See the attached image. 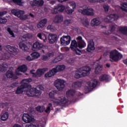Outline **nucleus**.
Wrapping results in <instances>:
<instances>
[{
	"label": "nucleus",
	"instance_id": "47",
	"mask_svg": "<svg viewBox=\"0 0 127 127\" xmlns=\"http://www.w3.org/2000/svg\"><path fill=\"white\" fill-rule=\"evenodd\" d=\"M7 22V20L5 17L0 18V23L1 24H4V23H6Z\"/></svg>",
	"mask_w": 127,
	"mask_h": 127
},
{
	"label": "nucleus",
	"instance_id": "16",
	"mask_svg": "<svg viewBox=\"0 0 127 127\" xmlns=\"http://www.w3.org/2000/svg\"><path fill=\"white\" fill-rule=\"evenodd\" d=\"M82 14L89 15V16H93L94 9L92 8L83 9L81 11Z\"/></svg>",
	"mask_w": 127,
	"mask_h": 127
},
{
	"label": "nucleus",
	"instance_id": "30",
	"mask_svg": "<svg viewBox=\"0 0 127 127\" xmlns=\"http://www.w3.org/2000/svg\"><path fill=\"white\" fill-rule=\"evenodd\" d=\"M63 21V16L61 15H57L55 17V21L56 23H59L62 22Z\"/></svg>",
	"mask_w": 127,
	"mask_h": 127
},
{
	"label": "nucleus",
	"instance_id": "14",
	"mask_svg": "<svg viewBox=\"0 0 127 127\" xmlns=\"http://www.w3.org/2000/svg\"><path fill=\"white\" fill-rule=\"evenodd\" d=\"M49 42L50 44H54L58 41V36L54 34H49L48 35Z\"/></svg>",
	"mask_w": 127,
	"mask_h": 127
},
{
	"label": "nucleus",
	"instance_id": "6",
	"mask_svg": "<svg viewBox=\"0 0 127 127\" xmlns=\"http://www.w3.org/2000/svg\"><path fill=\"white\" fill-rule=\"evenodd\" d=\"M47 71V68H39L37 70V71L35 72V70L32 69L30 70L31 74H33V77H35V78H39V77H41L44 73H45V71Z\"/></svg>",
	"mask_w": 127,
	"mask_h": 127
},
{
	"label": "nucleus",
	"instance_id": "20",
	"mask_svg": "<svg viewBox=\"0 0 127 127\" xmlns=\"http://www.w3.org/2000/svg\"><path fill=\"white\" fill-rule=\"evenodd\" d=\"M47 23V19L44 18L41 19L37 24V26L38 28H43Z\"/></svg>",
	"mask_w": 127,
	"mask_h": 127
},
{
	"label": "nucleus",
	"instance_id": "49",
	"mask_svg": "<svg viewBox=\"0 0 127 127\" xmlns=\"http://www.w3.org/2000/svg\"><path fill=\"white\" fill-rule=\"evenodd\" d=\"M47 29L49 30H51V31H54V30H55V27L52 25H49Z\"/></svg>",
	"mask_w": 127,
	"mask_h": 127
},
{
	"label": "nucleus",
	"instance_id": "29",
	"mask_svg": "<svg viewBox=\"0 0 127 127\" xmlns=\"http://www.w3.org/2000/svg\"><path fill=\"white\" fill-rule=\"evenodd\" d=\"M18 70L20 72H23V73H25V72L27 71V66L25 64H23L18 67Z\"/></svg>",
	"mask_w": 127,
	"mask_h": 127
},
{
	"label": "nucleus",
	"instance_id": "12",
	"mask_svg": "<svg viewBox=\"0 0 127 127\" xmlns=\"http://www.w3.org/2000/svg\"><path fill=\"white\" fill-rule=\"evenodd\" d=\"M95 50V42H94V40H90L88 42L87 47L86 48L87 52L90 53L92 51Z\"/></svg>",
	"mask_w": 127,
	"mask_h": 127
},
{
	"label": "nucleus",
	"instance_id": "27",
	"mask_svg": "<svg viewBox=\"0 0 127 127\" xmlns=\"http://www.w3.org/2000/svg\"><path fill=\"white\" fill-rule=\"evenodd\" d=\"M53 56V54L52 53H48L42 56V59L43 61H47L50 59V57Z\"/></svg>",
	"mask_w": 127,
	"mask_h": 127
},
{
	"label": "nucleus",
	"instance_id": "22",
	"mask_svg": "<svg viewBox=\"0 0 127 127\" xmlns=\"http://www.w3.org/2000/svg\"><path fill=\"white\" fill-rule=\"evenodd\" d=\"M44 4V1L43 0H35L32 5L33 6H42Z\"/></svg>",
	"mask_w": 127,
	"mask_h": 127
},
{
	"label": "nucleus",
	"instance_id": "13",
	"mask_svg": "<svg viewBox=\"0 0 127 127\" xmlns=\"http://www.w3.org/2000/svg\"><path fill=\"white\" fill-rule=\"evenodd\" d=\"M87 85H88L87 86L88 91H91V90H93L94 88L97 87V85H98V81L96 80V79L89 81L87 82Z\"/></svg>",
	"mask_w": 127,
	"mask_h": 127
},
{
	"label": "nucleus",
	"instance_id": "24",
	"mask_svg": "<svg viewBox=\"0 0 127 127\" xmlns=\"http://www.w3.org/2000/svg\"><path fill=\"white\" fill-rule=\"evenodd\" d=\"M37 37L40 39H41V40H43L44 42H46V41H47V36H46V34L44 33H39L37 34Z\"/></svg>",
	"mask_w": 127,
	"mask_h": 127
},
{
	"label": "nucleus",
	"instance_id": "28",
	"mask_svg": "<svg viewBox=\"0 0 127 127\" xmlns=\"http://www.w3.org/2000/svg\"><path fill=\"white\" fill-rule=\"evenodd\" d=\"M8 66L5 63H3L2 64H0V72H5Z\"/></svg>",
	"mask_w": 127,
	"mask_h": 127
},
{
	"label": "nucleus",
	"instance_id": "39",
	"mask_svg": "<svg viewBox=\"0 0 127 127\" xmlns=\"http://www.w3.org/2000/svg\"><path fill=\"white\" fill-rule=\"evenodd\" d=\"M71 23H72V20L71 19H67L64 21V24L66 26H68V25H69V24H71Z\"/></svg>",
	"mask_w": 127,
	"mask_h": 127
},
{
	"label": "nucleus",
	"instance_id": "52",
	"mask_svg": "<svg viewBox=\"0 0 127 127\" xmlns=\"http://www.w3.org/2000/svg\"><path fill=\"white\" fill-rule=\"evenodd\" d=\"M20 19L21 20H26L28 19V16L27 15H22Z\"/></svg>",
	"mask_w": 127,
	"mask_h": 127
},
{
	"label": "nucleus",
	"instance_id": "51",
	"mask_svg": "<svg viewBox=\"0 0 127 127\" xmlns=\"http://www.w3.org/2000/svg\"><path fill=\"white\" fill-rule=\"evenodd\" d=\"M51 108H52V104L49 103L47 108L45 111V113L47 114L49 112H50V109Z\"/></svg>",
	"mask_w": 127,
	"mask_h": 127
},
{
	"label": "nucleus",
	"instance_id": "54",
	"mask_svg": "<svg viewBox=\"0 0 127 127\" xmlns=\"http://www.w3.org/2000/svg\"><path fill=\"white\" fill-rule=\"evenodd\" d=\"M103 8L105 12H108V11H109V9H110V6H109V5L105 4L103 5Z\"/></svg>",
	"mask_w": 127,
	"mask_h": 127
},
{
	"label": "nucleus",
	"instance_id": "37",
	"mask_svg": "<svg viewBox=\"0 0 127 127\" xmlns=\"http://www.w3.org/2000/svg\"><path fill=\"white\" fill-rule=\"evenodd\" d=\"M8 119V113L5 112L1 116V120L4 122Z\"/></svg>",
	"mask_w": 127,
	"mask_h": 127
},
{
	"label": "nucleus",
	"instance_id": "32",
	"mask_svg": "<svg viewBox=\"0 0 127 127\" xmlns=\"http://www.w3.org/2000/svg\"><path fill=\"white\" fill-rule=\"evenodd\" d=\"M19 46L20 49H22L24 51H27L28 50V47L23 43H19Z\"/></svg>",
	"mask_w": 127,
	"mask_h": 127
},
{
	"label": "nucleus",
	"instance_id": "10",
	"mask_svg": "<svg viewBox=\"0 0 127 127\" xmlns=\"http://www.w3.org/2000/svg\"><path fill=\"white\" fill-rule=\"evenodd\" d=\"M26 94L28 95V97H33L35 94H38V95H40L41 93H40V91L37 90L36 88H32L26 91Z\"/></svg>",
	"mask_w": 127,
	"mask_h": 127
},
{
	"label": "nucleus",
	"instance_id": "11",
	"mask_svg": "<svg viewBox=\"0 0 127 127\" xmlns=\"http://www.w3.org/2000/svg\"><path fill=\"white\" fill-rule=\"evenodd\" d=\"M5 76L8 79H11V80H16L18 78L17 75L13 73V71L11 69H9L6 72Z\"/></svg>",
	"mask_w": 127,
	"mask_h": 127
},
{
	"label": "nucleus",
	"instance_id": "17",
	"mask_svg": "<svg viewBox=\"0 0 127 127\" xmlns=\"http://www.w3.org/2000/svg\"><path fill=\"white\" fill-rule=\"evenodd\" d=\"M22 120L26 124H29V123L33 122V118L28 114H24L22 116Z\"/></svg>",
	"mask_w": 127,
	"mask_h": 127
},
{
	"label": "nucleus",
	"instance_id": "41",
	"mask_svg": "<svg viewBox=\"0 0 127 127\" xmlns=\"http://www.w3.org/2000/svg\"><path fill=\"white\" fill-rule=\"evenodd\" d=\"M7 31L8 32L9 34L11 36V37H15V36L14 35V33H13V31L11 30V29H10V27H8L7 28Z\"/></svg>",
	"mask_w": 127,
	"mask_h": 127
},
{
	"label": "nucleus",
	"instance_id": "57",
	"mask_svg": "<svg viewBox=\"0 0 127 127\" xmlns=\"http://www.w3.org/2000/svg\"><path fill=\"white\" fill-rule=\"evenodd\" d=\"M82 24L85 27H88L89 26V22L87 20H85L82 22Z\"/></svg>",
	"mask_w": 127,
	"mask_h": 127
},
{
	"label": "nucleus",
	"instance_id": "55",
	"mask_svg": "<svg viewBox=\"0 0 127 127\" xmlns=\"http://www.w3.org/2000/svg\"><path fill=\"white\" fill-rule=\"evenodd\" d=\"M110 33H112V32H113V31H115L116 30V26L114 25H111L110 26Z\"/></svg>",
	"mask_w": 127,
	"mask_h": 127
},
{
	"label": "nucleus",
	"instance_id": "63",
	"mask_svg": "<svg viewBox=\"0 0 127 127\" xmlns=\"http://www.w3.org/2000/svg\"><path fill=\"white\" fill-rule=\"evenodd\" d=\"M71 5L72 6L73 9H75V8H76V3L75 2L72 3Z\"/></svg>",
	"mask_w": 127,
	"mask_h": 127
},
{
	"label": "nucleus",
	"instance_id": "35",
	"mask_svg": "<svg viewBox=\"0 0 127 127\" xmlns=\"http://www.w3.org/2000/svg\"><path fill=\"white\" fill-rule=\"evenodd\" d=\"M81 86H82L81 82L76 81L72 83V87L75 88V89L81 87Z\"/></svg>",
	"mask_w": 127,
	"mask_h": 127
},
{
	"label": "nucleus",
	"instance_id": "1",
	"mask_svg": "<svg viewBox=\"0 0 127 127\" xmlns=\"http://www.w3.org/2000/svg\"><path fill=\"white\" fill-rule=\"evenodd\" d=\"M86 43L84 41H76V40H73L71 41L70 44V49L72 51H75L77 55H81L82 52L81 50L78 48H85L86 47Z\"/></svg>",
	"mask_w": 127,
	"mask_h": 127
},
{
	"label": "nucleus",
	"instance_id": "48",
	"mask_svg": "<svg viewBox=\"0 0 127 127\" xmlns=\"http://www.w3.org/2000/svg\"><path fill=\"white\" fill-rule=\"evenodd\" d=\"M14 3H16L18 5H22V1L21 0H12Z\"/></svg>",
	"mask_w": 127,
	"mask_h": 127
},
{
	"label": "nucleus",
	"instance_id": "60",
	"mask_svg": "<svg viewBox=\"0 0 127 127\" xmlns=\"http://www.w3.org/2000/svg\"><path fill=\"white\" fill-rule=\"evenodd\" d=\"M7 12L4 11H0V17L1 16H3L5 14H6Z\"/></svg>",
	"mask_w": 127,
	"mask_h": 127
},
{
	"label": "nucleus",
	"instance_id": "33",
	"mask_svg": "<svg viewBox=\"0 0 127 127\" xmlns=\"http://www.w3.org/2000/svg\"><path fill=\"white\" fill-rule=\"evenodd\" d=\"M58 10V12H63L65 9V6L63 5H58L56 6Z\"/></svg>",
	"mask_w": 127,
	"mask_h": 127
},
{
	"label": "nucleus",
	"instance_id": "9",
	"mask_svg": "<svg viewBox=\"0 0 127 127\" xmlns=\"http://www.w3.org/2000/svg\"><path fill=\"white\" fill-rule=\"evenodd\" d=\"M54 102V104H56L57 106H61V105H65L68 103V99L65 97H58Z\"/></svg>",
	"mask_w": 127,
	"mask_h": 127
},
{
	"label": "nucleus",
	"instance_id": "3",
	"mask_svg": "<svg viewBox=\"0 0 127 127\" xmlns=\"http://www.w3.org/2000/svg\"><path fill=\"white\" fill-rule=\"evenodd\" d=\"M66 67L64 65H58L55 68L50 70L49 72L45 74V78H50L52 76H54L55 74L58 72H61L65 70Z\"/></svg>",
	"mask_w": 127,
	"mask_h": 127
},
{
	"label": "nucleus",
	"instance_id": "43",
	"mask_svg": "<svg viewBox=\"0 0 127 127\" xmlns=\"http://www.w3.org/2000/svg\"><path fill=\"white\" fill-rule=\"evenodd\" d=\"M74 77L76 78V79H80V78L84 77V76H82V74L78 72L77 69V71H76V72L75 74Z\"/></svg>",
	"mask_w": 127,
	"mask_h": 127
},
{
	"label": "nucleus",
	"instance_id": "31",
	"mask_svg": "<svg viewBox=\"0 0 127 127\" xmlns=\"http://www.w3.org/2000/svg\"><path fill=\"white\" fill-rule=\"evenodd\" d=\"M119 31L124 35H127V26L120 27Z\"/></svg>",
	"mask_w": 127,
	"mask_h": 127
},
{
	"label": "nucleus",
	"instance_id": "59",
	"mask_svg": "<svg viewBox=\"0 0 127 127\" xmlns=\"http://www.w3.org/2000/svg\"><path fill=\"white\" fill-rule=\"evenodd\" d=\"M26 60H27V61H33L34 60L32 56L30 57L29 56H28L26 58Z\"/></svg>",
	"mask_w": 127,
	"mask_h": 127
},
{
	"label": "nucleus",
	"instance_id": "4",
	"mask_svg": "<svg viewBox=\"0 0 127 127\" xmlns=\"http://www.w3.org/2000/svg\"><path fill=\"white\" fill-rule=\"evenodd\" d=\"M110 58L114 61L117 62L123 58V55L117 50H113L110 53Z\"/></svg>",
	"mask_w": 127,
	"mask_h": 127
},
{
	"label": "nucleus",
	"instance_id": "8",
	"mask_svg": "<svg viewBox=\"0 0 127 127\" xmlns=\"http://www.w3.org/2000/svg\"><path fill=\"white\" fill-rule=\"evenodd\" d=\"M119 19V15L117 14H111L105 18V22H114L115 20Z\"/></svg>",
	"mask_w": 127,
	"mask_h": 127
},
{
	"label": "nucleus",
	"instance_id": "23",
	"mask_svg": "<svg viewBox=\"0 0 127 127\" xmlns=\"http://www.w3.org/2000/svg\"><path fill=\"white\" fill-rule=\"evenodd\" d=\"M75 93H76V91L72 89H70L66 91L67 98H68V99H69V98H71V99H73V98H74V96H75Z\"/></svg>",
	"mask_w": 127,
	"mask_h": 127
},
{
	"label": "nucleus",
	"instance_id": "46",
	"mask_svg": "<svg viewBox=\"0 0 127 127\" xmlns=\"http://www.w3.org/2000/svg\"><path fill=\"white\" fill-rule=\"evenodd\" d=\"M121 9L124 11H126L127 12V3H123Z\"/></svg>",
	"mask_w": 127,
	"mask_h": 127
},
{
	"label": "nucleus",
	"instance_id": "42",
	"mask_svg": "<svg viewBox=\"0 0 127 127\" xmlns=\"http://www.w3.org/2000/svg\"><path fill=\"white\" fill-rule=\"evenodd\" d=\"M21 39L22 41H27L29 39L28 35H24L22 36H21Z\"/></svg>",
	"mask_w": 127,
	"mask_h": 127
},
{
	"label": "nucleus",
	"instance_id": "64",
	"mask_svg": "<svg viewBox=\"0 0 127 127\" xmlns=\"http://www.w3.org/2000/svg\"><path fill=\"white\" fill-rule=\"evenodd\" d=\"M27 127H36V125H33V124H31L27 126Z\"/></svg>",
	"mask_w": 127,
	"mask_h": 127
},
{
	"label": "nucleus",
	"instance_id": "62",
	"mask_svg": "<svg viewBox=\"0 0 127 127\" xmlns=\"http://www.w3.org/2000/svg\"><path fill=\"white\" fill-rule=\"evenodd\" d=\"M77 41H83V39L82 38V36H79L77 38H76Z\"/></svg>",
	"mask_w": 127,
	"mask_h": 127
},
{
	"label": "nucleus",
	"instance_id": "21",
	"mask_svg": "<svg viewBox=\"0 0 127 127\" xmlns=\"http://www.w3.org/2000/svg\"><path fill=\"white\" fill-rule=\"evenodd\" d=\"M95 74H100V73H101V71L103 70V66L100 65L99 64H95Z\"/></svg>",
	"mask_w": 127,
	"mask_h": 127
},
{
	"label": "nucleus",
	"instance_id": "7",
	"mask_svg": "<svg viewBox=\"0 0 127 127\" xmlns=\"http://www.w3.org/2000/svg\"><path fill=\"white\" fill-rule=\"evenodd\" d=\"M54 84L59 91H63L65 88V81L64 80L58 79L55 81Z\"/></svg>",
	"mask_w": 127,
	"mask_h": 127
},
{
	"label": "nucleus",
	"instance_id": "61",
	"mask_svg": "<svg viewBox=\"0 0 127 127\" xmlns=\"http://www.w3.org/2000/svg\"><path fill=\"white\" fill-rule=\"evenodd\" d=\"M73 30H74L76 32H79V30H80V28L78 27H74L73 28H71Z\"/></svg>",
	"mask_w": 127,
	"mask_h": 127
},
{
	"label": "nucleus",
	"instance_id": "44",
	"mask_svg": "<svg viewBox=\"0 0 127 127\" xmlns=\"http://www.w3.org/2000/svg\"><path fill=\"white\" fill-rule=\"evenodd\" d=\"M42 109H43V110H41V107L38 106L36 108V110L37 112H39V113H43V112H44V110H45V107H42Z\"/></svg>",
	"mask_w": 127,
	"mask_h": 127
},
{
	"label": "nucleus",
	"instance_id": "26",
	"mask_svg": "<svg viewBox=\"0 0 127 127\" xmlns=\"http://www.w3.org/2000/svg\"><path fill=\"white\" fill-rule=\"evenodd\" d=\"M6 48L8 49L11 54L14 55V53L17 52V49L15 47H11L10 45H7Z\"/></svg>",
	"mask_w": 127,
	"mask_h": 127
},
{
	"label": "nucleus",
	"instance_id": "53",
	"mask_svg": "<svg viewBox=\"0 0 127 127\" xmlns=\"http://www.w3.org/2000/svg\"><path fill=\"white\" fill-rule=\"evenodd\" d=\"M51 12L53 13V14H56L57 13H58V11L57 10V8H56V6L51 10Z\"/></svg>",
	"mask_w": 127,
	"mask_h": 127
},
{
	"label": "nucleus",
	"instance_id": "58",
	"mask_svg": "<svg viewBox=\"0 0 127 127\" xmlns=\"http://www.w3.org/2000/svg\"><path fill=\"white\" fill-rule=\"evenodd\" d=\"M73 11H74V10L70 8L69 7L66 10V12L68 14H71V13H73Z\"/></svg>",
	"mask_w": 127,
	"mask_h": 127
},
{
	"label": "nucleus",
	"instance_id": "19",
	"mask_svg": "<svg viewBox=\"0 0 127 127\" xmlns=\"http://www.w3.org/2000/svg\"><path fill=\"white\" fill-rule=\"evenodd\" d=\"M43 47V44L39 43V42H36L33 44L32 47V50L35 51L36 50H40Z\"/></svg>",
	"mask_w": 127,
	"mask_h": 127
},
{
	"label": "nucleus",
	"instance_id": "40",
	"mask_svg": "<svg viewBox=\"0 0 127 127\" xmlns=\"http://www.w3.org/2000/svg\"><path fill=\"white\" fill-rule=\"evenodd\" d=\"M49 96L52 100H55V91H52L50 92L49 94Z\"/></svg>",
	"mask_w": 127,
	"mask_h": 127
},
{
	"label": "nucleus",
	"instance_id": "38",
	"mask_svg": "<svg viewBox=\"0 0 127 127\" xmlns=\"http://www.w3.org/2000/svg\"><path fill=\"white\" fill-rule=\"evenodd\" d=\"M63 59V57L62 56H59L53 61V63H58L60 61H61Z\"/></svg>",
	"mask_w": 127,
	"mask_h": 127
},
{
	"label": "nucleus",
	"instance_id": "25",
	"mask_svg": "<svg viewBox=\"0 0 127 127\" xmlns=\"http://www.w3.org/2000/svg\"><path fill=\"white\" fill-rule=\"evenodd\" d=\"M100 23L101 21L97 18L93 19L91 21V25L92 26H98V25H100Z\"/></svg>",
	"mask_w": 127,
	"mask_h": 127
},
{
	"label": "nucleus",
	"instance_id": "34",
	"mask_svg": "<svg viewBox=\"0 0 127 127\" xmlns=\"http://www.w3.org/2000/svg\"><path fill=\"white\" fill-rule=\"evenodd\" d=\"M31 56H32L33 60H35V59H37L40 57V54L38 52H34L31 54Z\"/></svg>",
	"mask_w": 127,
	"mask_h": 127
},
{
	"label": "nucleus",
	"instance_id": "2",
	"mask_svg": "<svg viewBox=\"0 0 127 127\" xmlns=\"http://www.w3.org/2000/svg\"><path fill=\"white\" fill-rule=\"evenodd\" d=\"M32 81V79L31 78H27L23 79L21 81L22 84L17 87L15 93L17 95H20V94H22V93H23V90H24V89H29V88H31V85H29V83H30V82Z\"/></svg>",
	"mask_w": 127,
	"mask_h": 127
},
{
	"label": "nucleus",
	"instance_id": "45",
	"mask_svg": "<svg viewBox=\"0 0 127 127\" xmlns=\"http://www.w3.org/2000/svg\"><path fill=\"white\" fill-rule=\"evenodd\" d=\"M106 0H88L89 2L95 3V2H104Z\"/></svg>",
	"mask_w": 127,
	"mask_h": 127
},
{
	"label": "nucleus",
	"instance_id": "5",
	"mask_svg": "<svg viewBox=\"0 0 127 127\" xmlns=\"http://www.w3.org/2000/svg\"><path fill=\"white\" fill-rule=\"evenodd\" d=\"M92 70L91 67L86 65L84 66H82L77 69V72L81 74V76H83V77H86V76H88L90 75V72Z\"/></svg>",
	"mask_w": 127,
	"mask_h": 127
},
{
	"label": "nucleus",
	"instance_id": "50",
	"mask_svg": "<svg viewBox=\"0 0 127 127\" xmlns=\"http://www.w3.org/2000/svg\"><path fill=\"white\" fill-rule=\"evenodd\" d=\"M61 44L62 45H64V46H66V41L64 40V38L63 37L61 38Z\"/></svg>",
	"mask_w": 127,
	"mask_h": 127
},
{
	"label": "nucleus",
	"instance_id": "18",
	"mask_svg": "<svg viewBox=\"0 0 127 127\" xmlns=\"http://www.w3.org/2000/svg\"><path fill=\"white\" fill-rule=\"evenodd\" d=\"M11 12L15 16H17V17H19V18H20L22 15L24 14V11L21 10H15V9H13L11 10Z\"/></svg>",
	"mask_w": 127,
	"mask_h": 127
},
{
	"label": "nucleus",
	"instance_id": "15",
	"mask_svg": "<svg viewBox=\"0 0 127 127\" xmlns=\"http://www.w3.org/2000/svg\"><path fill=\"white\" fill-rule=\"evenodd\" d=\"M111 80H112L111 76L107 74H102L99 76V81H100V82L109 83V82H110Z\"/></svg>",
	"mask_w": 127,
	"mask_h": 127
},
{
	"label": "nucleus",
	"instance_id": "56",
	"mask_svg": "<svg viewBox=\"0 0 127 127\" xmlns=\"http://www.w3.org/2000/svg\"><path fill=\"white\" fill-rule=\"evenodd\" d=\"M17 85H18V82H14L10 85V88H15V87H17Z\"/></svg>",
	"mask_w": 127,
	"mask_h": 127
},
{
	"label": "nucleus",
	"instance_id": "36",
	"mask_svg": "<svg viewBox=\"0 0 127 127\" xmlns=\"http://www.w3.org/2000/svg\"><path fill=\"white\" fill-rule=\"evenodd\" d=\"M64 39V40H65V43L66 45H69L70 42H71V37L70 36H66L63 37Z\"/></svg>",
	"mask_w": 127,
	"mask_h": 127
}]
</instances>
